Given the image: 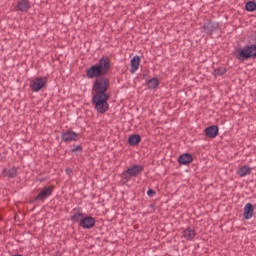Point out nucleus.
Wrapping results in <instances>:
<instances>
[{
	"label": "nucleus",
	"mask_w": 256,
	"mask_h": 256,
	"mask_svg": "<svg viewBox=\"0 0 256 256\" xmlns=\"http://www.w3.org/2000/svg\"><path fill=\"white\" fill-rule=\"evenodd\" d=\"M109 69H111V60L109 57L103 56L97 64L91 66L87 70V77L89 79L103 77V75H107L109 73Z\"/></svg>",
	"instance_id": "obj_2"
},
{
	"label": "nucleus",
	"mask_w": 256,
	"mask_h": 256,
	"mask_svg": "<svg viewBox=\"0 0 256 256\" xmlns=\"http://www.w3.org/2000/svg\"><path fill=\"white\" fill-rule=\"evenodd\" d=\"M30 7L31 6L29 5V1L21 0L18 2L16 9H17V11L27 12V11H29Z\"/></svg>",
	"instance_id": "obj_14"
},
{
	"label": "nucleus",
	"mask_w": 256,
	"mask_h": 256,
	"mask_svg": "<svg viewBox=\"0 0 256 256\" xmlns=\"http://www.w3.org/2000/svg\"><path fill=\"white\" fill-rule=\"evenodd\" d=\"M29 87L33 93H39L41 89L47 87V77H35L30 80Z\"/></svg>",
	"instance_id": "obj_3"
},
{
	"label": "nucleus",
	"mask_w": 256,
	"mask_h": 256,
	"mask_svg": "<svg viewBox=\"0 0 256 256\" xmlns=\"http://www.w3.org/2000/svg\"><path fill=\"white\" fill-rule=\"evenodd\" d=\"M77 137H79V134L71 130L62 133V139L66 143H69L71 141H77Z\"/></svg>",
	"instance_id": "obj_7"
},
{
	"label": "nucleus",
	"mask_w": 256,
	"mask_h": 256,
	"mask_svg": "<svg viewBox=\"0 0 256 256\" xmlns=\"http://www.w3.org/2000/svg\"><path fill=\"white\" fill-rule=\"evenodd\" d=\"M109 79L107 77H99L93 84V91L95 93L93 97V104L98 113H105L109 109Z\"/></svg>",
	"instance_id": "obj_1"
},
{
	"label": "nucleus",
	"mask_w": 256,
	"mask_h": 256,
	"mask_svg": "<svg viewBox=\"0 0 256 256\" xmlns=\"http://www.w3.org/2000/svg\"><path fill=\"white\" fill-rule=\"evenodd\" d=\"M147 85H148V89H157V87H159V79L152 78L148 80Z\"/></svg>",
	"instance_id": "obj_17"
},
{
	"label": "nucleus",
	"mask_w": 256,
	"mask_h": 256,
	"mask_svg": "<svg viewBox=\"0 0 256 256\" xmlns=\"http://www.w3.org/2000/svg\"><path fill=\"white\" fill-rule=\"evenodd\" d=\"M254 213H255V206H253V204L251 203H247L244 206V210H243L244 219L246 220L252 219Z\"/></svg>",
	"instance_id": "obj_5"
},
{
	"label": "nucleus",
	"mask_w": 256,
	"mask_h": 256,
	"mask_svg": "<svg viewBox=\"0 0 256 256\" xmlns=\"http://www.w3.org/2000/svg\"><path fill=\"white\" fill-rule=\"evenodd\" d=\"M66 173H71V170H70V169H67V170H66Z\"/></svg>",
	"instance_id": "obj_24"
},
{
	"label": "nucleus",
	"mask_w": 256,
	"mask_h": 256,
	"mask_svg": "<svg viewBox=\"0 0 256 256\" xmlns=\"http://www.w3.org/2000/svg\"><path fill=\"white\" fill-rule=\"evenodd\" d=\"M225 73H227V69H225L224 67H220L214 70L215 77H221L225 75Z\"/></svg>",
	"instance_id": "obj_19"
},
{
	"label": "nucleus",
	"mask_w": 256,
	"mask_h": 256,
	"mask_svg": "<svg viewBox=\"0 0 256 256\" xmlns=\"http://www.w3.org/2000/svg\"><path fill=\"white\" fill-rule=\"evenodd\" d=\"M84 217L85 216L83 215V213L77 212L74 215H72L71 219H72L73 223H79V225H81Z\"/></svg>",
	"instance_id": "obj_16"
},
{
	"label": "nucleus",
	"mask_w": 256,
	"mask_h": 256,
	"mask_svg": "<svg viewBox=\"0 0 256 256\" xmlns=\"http://www.w3.org/2000/svg\"><path fill=\"white\" fill-rule=\"evenodd\" d=\"M51 193H53V187H45L37 196L36 201H45Z\"/></svg>",
	"instance_id": "obj_6"
},
{
	"label": "nucleus",
	"mask_w": 256,
	"mask_h": 256,
	"mask_svg": "<svg viewBox=\"0 0 256 256\" xmlns=\"http://www.w3.org/2000/svg\"><path fill=\"white\" fill-rule=\"evenodd\" d=\"M251 171V167L244 165L237 170V175H239V177H247V175H251Z\"/></svg>",
	"instance_id": "obj_13"
},
{
	"label": "nucleus",
	"mask_w": 256,
	"mask_h": 256,
	"mask_svg": "<svg viewBox=\"0 0 256 256\" xmlns=\"http://www.w3.org/2000/svg\"><path fill=\"white\" fill-rule=\"evenodd\" d=\"M245 7H246V11H250L251 13L253 11H256V3L253 1L247 2Z\"/></svg>",
	"instance_id": "obj_20"
},
{
	"label": "nucleus",
	"mask_w": 256,
	"mask_h": 256,
	"mask_svg": "<svg viewBox=\"0 0 256 256\" xmlns=\"http://www.w3.org/2000/svg\"><path fill=\"white\" fill-rule=\"evenodd\" d=\"M95 225V218L91 216H87L82 218V222L80 224V227H83V229H91Z\"/></svg>",
	"instance_id": "obj_8"
},
{
	"label": "nucleus",
	"mask_w": 256,
	"mask_h": 256,
	"mask_svg": "<svg viewBox=\"0 0 256 256\" xmlns=\"http://www.w3.org/2000/svg\"><path fill=\"white\" fill-rule=\"evenodd\" d=\"M141 63V58H139V56H134L131 59V69H130V73H136L137 70L139 69V65Z\"/></svg>",
	"instance_id": "obj_12"
},
{
	"label": "nucleus",
	"mask_w": 256,
	"mask_h": 256,
	"mask_svg": "<svg viewBox=\"0 0 256 256\" xmlns=\"http://www.w3.org/2000/svg\"><path fill=\"white\" fill-rule=\"evenodd\" d=\"M80 151H82L81 146H76V147L72 148L73 153H77V152L80 153Z\"/></svg>",
	"instance_id": "obj_22"
},
{
	"label": "nucleus",
	"mask_w": 256,
	"mask_h": 256,
	"mask_svg": "<svg viewBox=\"0 0 256 256\" xmlns=\"http://www.w3.org/2000/svg\"><path fill=\"white\" fill-rule=\"evenodd\" d=\"M178 162L180 163V165H189L193 163V156L189 153L182 154L178 158Z\"/></svg>",
	"instance_id": "obj_10"
},
{
	"label": "nucleus",
	"mask_w": 256,
	"mask_h": 256,
	"mask_svg": "<svg viewBox=\"0 0 256 256\" xmlns=\"http://www.w3.org/2000/svg\"><path fill=\"white\" fill-rule=\"evenodd\" d=\"M128 141L131 145H139V143H141V136L132 135V136L129 137Z\"/></svg>",
	"instance_id": "obj_18"
},
{
	"label": "nucleus",
	"mask_w": 256,
	"mask_h": 256,
	"mask_svg": "<svg viewBox=\"0 0 256 256\" xmlns=\"http://www.w3.org/2000/svg\"><path fill=\"white\" fill-rule=\"evenodd\" d=\"M140 173H143V166L134 165L122 173V179L127 183V181H131V177H137Z\"/></svg>",
	"instance_id": "obj_4"
},
{
	"label": "nucleus",
	"mask_w": 256,
	"mask_h": 256,
	"mask_svg": "<svg viewBox=\"0 0 256 256\" xmlns=\"http://www.w3.org/2000/svg\"><path fill=\"white\" fill-rule=\"evenodd\" d=\"M153 195H155V192H154L152 189H149V190L147 191V196H148V197H153Z\"/></svg>",
	"instance_id": "obj_23"
},
{
	"label": "nucleus",
	"mask_w": 256,
	"mask_h": 256,
	"mask_svg": "<svg viewBox=\"0 0 256 256\" xmlns=\"http://www.w3.org/2000/svg\"><path fill=\"white\" fill-rule=\"evenodd\" d=\"M196 235H197V232H195V229L189 228V227L186 228L182 233V236L186 241H193Z\"/></svg>",
	"instance_id": "obj_9"
},
{
	"label": "nucleus",
	"mask_w": 256,
	"mask_h": 256,
	"mask_svg": "<svg viewBox=\"0 0 256 256\" xmlns=\"http://www.w3.org/2000/svg\"><path fill=\"white\" fill-rule=\"evenodd\" d=\"M7 175L8 177H15V175H17V172L15 171V169H11L7 171Z\"/></svg>",
	"instance_id": "obj_21"
},
{
	"label": "nucleus",
	"mask_w": 256,
	"mask_h": 256,
	"mask_svg": "<svg viewBox=\"0 0 256 256\" xmlns=\"http://www.w3.org/2000/svg\"><path fill=\"white\" fill-rule=\"evenodd\" d=\"M219 27V24L217 22H208L204 25V31L206 33H213V29H217Z\"/></svg>",
	"instance_id": "obj_15"
},
{
	"label": "nucleus",
	"mask_w": 256,
	"mask_h": 256,
	"mask_svg": "<svg viewBox=\"0 0 256 256\" xmlns=\"http://www.w3.org/2000/svg\"><path fill=\"white\" fill-rule=\"evenodd\" d=\"M205 133L207 137H211V139H215V136L219 134V127L216 125L209 126L205 129Z\"/></svg>",
	"instance_id": "obj_11"
}]
</instances>
